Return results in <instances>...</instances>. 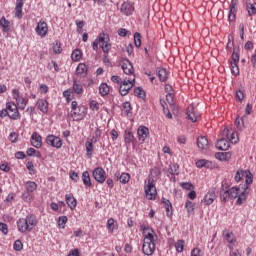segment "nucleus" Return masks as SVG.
Returning a JSON list of instances; mask_svg holds the SVG:
<instances>
[{"instance_id": "obj_25", "label": "nucleus", "mask_w": 256, "mask_h": 256, "mask_svg": "<svg viewBox=\"0 0 256 256\" xmlns=\"http://www.w3.org/2000/svg\"><path fill=\"white\" fill-rule=\"evenodd\" d=\"M157 75H158V79L161 82H165L167 81V79H169V72H167V69L165 68H158Z\"/></svg>"}, {"instance_id": "obj_50", "label": "nucleus", "mask_w": 256, "mask_h": 256, "mask_svg": "<svg viewBox=\"0 0 256 256\" xmlns=\"http://www.w3.org/2000/svg\"><path fill=\"white\" fill-rule=\"evenodd\" d=\"M235 17H237V7H230V12L228 15L229 21H235Z\"/></svg>"}, {"instance_id": "obj_53", "label": "nucleus", "mask_w": 256, "mask_h": 256, "mask_svg": "<svg viewBox=\"0 0 256 256\" xmlns=\"http://www.w3.org/2000/svg\"><path fill=\"white\" fill-rule=\"evenodd\" d=\"M169 173L170 175H179V166L177 164L170 165Z\"/></svg>"}, {"instance_id": "obj_36", "label": "nucleus", "mask_w": 256, "mask_h": 256, "mask_svg": "<svg viewBox=\"0 0 256 256\" xmlns=\"http://www.w3.org/2000/svg\"><path fill=\"white\" fill-rule=\"evenodd\" d=\"M85 147H86V155L88 159H91V157H93V142L87 141L85 143Z\"/></svg>"}, {"instance_id": "obj_19", "label": "nucleus", "mask_w": 256, "mask_h": 256, "mask_svg": "<svg viewBox=\"0 0 256 256\" xmlns=\"http://www.w3.org/2000/svg\"><path fill=\"white\" fill-rule=\"evenodd\" d=\"M23 0H16L15 17L23 19Z\"/></svg>"}, {"instance_id": "obj_57", "label": "nucleus", "mask_w": 256, "mask_h": 256, "mask_svg": "<svg viewBox=\"0 0 256 256\" xmlns=\"http://www.w3.org/2000/svg\"><path fill=\"white\" fill-rule=\"evenodd\" d=\"M229 141H231V143H238L239 142V136L237 134V132H232L230 135H229Z\"/></svg>"}, {"instance_id": "obj_48", "label": "nucleus", "mask_w": 256, "mask_h": 256, "mask_svg": "<svg viewBox=\"0 0 256 256\" xmlns=\"http://www.w3.org/2000/svg\"><path fill=\"white\" fill-rule=\"evenodd\" d=\"M177 253H183L185 247V240H178L175 244Z\"/></svg>"}, {"instance_id": "obj_3", "label": "nucleus", "mask_w": 256, "mask_h": 256, "mask_svg": "<svg viewBox=\"0 0 256 256\" xmlns=\"http://www.w3.org/2000/svg\"><path fill=\"white\" fill-rule=\"evenodd\" d=\"M140 231H142V235L144 237L143 241L155 242L157 241V234L155 230L149 226L141 225Z\"/></svg>"}, {"instance_id": "obj_54", "label": "nucleus", "mask_w": 256, "mask_h": 256, "mask_svg": "<svg viewBox=\"0 0 256 256\" xmlns=\"http://www.w3.org/2000/svg\"><path fill=\"white\" fill-rule=\"evenodd\" d=\"M14 251H23V242L21 240H16L13 244Z\"/></svg>"}, {"instance_id": "obj_62", "label": "nucleus", "mask_w": 256, "mask_h": 256, "mask_svg": "<svg viewBox=\"0 0 256 256\" xmlns=\"http://www.w3.org/2000/svg\"><path fill=\"white\" fill-rule=\"evenodd\" d=\"M12 97H13V99H15L16 103H19L21 98H20V93H19L18 89L12 90Z\"/></svg>"}, {"instance_id": "obj_1", "label": "nucleus", "mask_w": 256, "mask_h": 256, "mask_svg": "<svg viewBox=\"0 0 256 256\" xmlns=\"http://www.w3.org/2000/svg\"><path fill=\"white\" fill-rule=\"evenodd\" d=\"M18 231L20 233H27L33 231L37 227V217L33 214L26 216V218H20L17 221Z\"/></svg>"}, {"instance_id": "obj_47", "label": "nucleus", "mask_w": 256, "mask_h": 256, "mask_svg": "<svg viewBox=\"0 0 256 256\" xmlns=\"http://www.w3.org/2000/svg\"><path fill=\"white\" fill-rule=\"evenodd\" d=\"M102 132L101 129L96 128L94 131V135L91 139L92 143H97V141H99V139L101 138Z\"/></svg>"}, {"instance_id": "obj_30", "label": "nucleus", "mask_w": 256, "mask_h": 256, "mask_svg": "<svg viewBox=\"0 0 256 256\" xmlns=\"http://www.w3.org/2000/svg\"><path fill=\"white\" fill-rule=\"evenodd\" d=\"M82 181L85 187H93V183H91V176L89 175V171H84L82 173Z\"/></svg>"}, {"instance_id": "obj_16", "label": "nucleus", "mask_w": 256, "mask_h": 256, "mask_svg": "<svg viewBox=\"0 0 256 256\" xmlns=\"http://www.w3.org/2000/svg\"><path fill=\"white\" fill-rule=\"evenodd\" d=\"M197 145L200 151H206V149H209V140L205 136H200L197 138Z\"/></svg>"}, {"instance_id": "obj_42", "label": "nucleus", "mask_w": 256, "mask_h": 256, "mask_svg": "<svg viewBox=\"0 0 256 256\" xmlns=\"http://www.w3.org/2000/svg\"><path fill=\"white\" fill-rule=\"evenodd\" d=\"M135 97H139L140 99H145V90L141 87L134 89Z\"/></svg>"}, {"instance_id": "obj_6", "label": "nucleus", "mask_w": 256, "mask_h": 256, "mask_svg": "<svg viewBox=\"0 0 256 256\" xmlns=\"http://www.w3.org/2000/svg\"><path fill=\"white\" fill-rule=\"evenodd\" d=\"M6 109L9 113L10 119H13L14 121H17V119H21V116L19 115V110L17 109V104L8 102L6 104Z\"/></svg>"}, {"instance_id": "obj_10", "label": "nucleus", "mask_w": 256, "mask_h": 256, "mask_svg": "<svg viewBox=\"0 0 256 256\" xmlns=\"http://www.w3.org/2000/svg\"><path fill=\"white\" fill-rule=\"evenodd\" d=\"M35 31L37 35H39V37H45L49 31V28L47 27V22L40 20L37 24Z\"/></svg>"}, {"instance_id": "obj_44", "label": "nucleus", "mask_w": 256, "mask_h": 256, "mask_svg": "<svg viewBox=\"0 0 256 256\" xmlns=\"http://www.w3.org/2000/svg\"><path fill=\"white\" fill-rule=\"evenodd\" d=\"M243 177H245V170L243 169H238L236 174H235V182L239 183V181H241V179H243Z\"/></svg>"}, {"instance_id": "obj_15", "label": "nucleus", "mask_w": 256, "mask_h": 256, "mask_svg": "<svg viewBox=\"0 0 256 256\" xmlns=\"http://www.w3.org/2000/svg\"><path fill=\"white\" fill-rule=\"evenodd\" d=\"M215 197H217V195L215 194V188H213L204 196L202 203H204V205H212L213 201H215Z\"/></svg>"}, {"instance_id": "obj_17", "label": "nucleus", "mask_w": 256, "mask_h": 256, "mask_svg": "<svg viewBox=\"0 0 256 256\" xmlns=\"http://www.w3.org/2000/svg\"><path fill=\"white\" fill-rule=\"evenodd\" d=\"M114 177H116L117 181H120L123 185H126V183H129L131 179V175L127 172H124L122 174H119V172H116Z\"/></svg>"}, {"instance_id": "obj_63", "label": "nucleus", "mask_w": 256, "mask_h": 256, "mask_svg": "<svg viewBox=\"0 0 256 256\" xmlns=\"http://www.w3.org/2000/svg\"><path fill=\"white\" fill-rule=\"evenodd\" d=\"M90 109H92V111H99V102L92 100L90 102Z\"/></svg>"}, {"instance_id": "obj_61", "label": "nucleus", "mask_w": 256, "mask_h": 256, "mask_svg": "<svg viewBox=\"0 0 256 256\" xmlns=\"http://www.w3.org/2000/svg\"><path fill=\"white\" fill-rule=\"evenodd\" d=\"M17 139H19V134H17V132H11L9 135L11 143H17Z\"/></svg>"}, {"instance_id": "obj_13", "label": "nucleus", "mask_w": 256, "mask_h": 256, "mask_svg": "<svg viewBox=\"0 0 256 256\" xmlns=\"http://www.w3.org/2000/svg\"><path fill=\"white\" fill-rule=\"evenodd\" d=\"M138 140L145 143L147 137H149V128L146 126H140L137 130Z\"/></svg>"}, {"instance_id": "obj_18", "label": "nucleus", "mask_w": 256, "mask_h": 256, "mask_svg": "<svg viewBox=\"0 0 256 256\" xmlns=\"http://www.w3.org/2000/svg\"><path fill=\"white\" fill-rule=\"evenodd\" d=\"M36 105H37L39 111H41V113H48V111H49V102H47V100L39 99L36 102Z\"/></svg>"}, {"instance_id": "obj_26", "label": "nucleus", "mask_w": 256, "mask_h": 256, "mask_svg": "<svg viewBox=\"0 0 256 256\" xmlns=\"http://www.w3.org/2000/svg\"><path fill=\"white\" fill-rule=\"evenodd\" d=\"M66 203L70 209H75L77 207V199L72 194H66Z\"/></svg>"}, {"instance_id": "obj_59", "label": "nucleus", "mask_w": 256, "mask_h": 256, "mask_svg": "<svg viewBox=\"0 0 256 256\" xmlns=\"http://www.w3.org/2000/svg\"><path fill=\"white\" fill-rule=\"evenodd\" d=\"M0 231L3 233V235H7L9 233V227L7 224L0 222Z\"/></svg>"}, {"instance_id": "obj_20", "label": "nucleus", "mask_w": 256, "mask_h": 256, "mask_svg": "<svg viewBox=\"0 0 256 256\" xmlns=\"http://www.w3.org/2000/svg\"><path fill=\"white\" fill-rule=\"evenodd\" d=\"M229 141L227 138H222L217 141L216 148L219 149V151H227L229 149Z\"/></svg>"}, {"instance_id": "obj_11", "label": "nucleus", "mask_w": 256, "mask_h": 256, "mask_svg": "<svg viewBox=\"0 0 256 256\" xmlns=\"http://www.w3.org/2000/svg\"><path fill=\"white\" fill-rule=\"evenodd\" d=\"M121 13L124 15H133V12L135 11V6H133V3L127 1L123 2L120 8Z\"/></svg>"}, {"instance_id": "obj_56", "label": "nucleus", "mask_w": 256, "mask_h": 256, "mask_svg": "<svg viewBox=\"0 0 256 256\" xmlns=\"http://www.w3.org/2000/svg\"><path fill=\"white\" fill-rule=\"evenodd\" d=\"M134 45H135V47L141 46V33L136 32L134 34Z\"/></svg>"}, {"instance_id": "obj_8", "label": "nucleus", "mask_w": 256, "mask_h": 256, "mask_svg": "<svg viewBox=\"0 0 256 256\" xmlns=\"http://www.w3.org/2000/svg\"><path fill=\"white\" fill-rule=\"evenodd\" d=\"M31 146L36 149H41L43 147V138L37 132H33L30 138Z\"/></svg>"}, {"instance_id": "obj_35", "label": "nucleus", "mask_w": 256, "mask_h": 256, "mask_svg": "<svg viewBox=\"0 0 256 256\" xmlns=\"http://www.w3.org/2000/svg\"><path fill=\"white\" fill-rule=\"evenodd\" d=\"M76 73L77 75H83L85 77V75H87V65L80 63L76 68Z\"/></svg>"}, {"instance_id": "obj_5", "label": "nucleus", "mask_w": 256, "mask_h": 256, "mask_svg": "<svg viewBox=\"0 0 256 256\" xmlns=\"http://www.w3.org/2000/svg\"><path fill=\"white\" fill-rule=\"evenodd\" d=\"M93 178L97 183L103 184L107 179V172L102 167H97L92 172Z\"/></svg>"}, {"instance_id": "obj_27", "label": "nucleus", "mask_w": 256, "mask_h": 256, "mask_svg": "<svg viewBox=\"0 0 256 256\" xmlns=\"http://www.w3.org/2000/svg\"><path fill=\"white\" fill-rule=\"evenodd\" d=\"M0 25L2 27L3 33H9V31H11V22H9V20H6L5 17H2L0 19Z\"/></svg>"}, {"instance_id": "obj_46", "label": "nucleus", "mask_w": 256, "mask_h": 256, "mask_svg": "<svg viewBox=\"0 0 256 256\" xmlns=\"http://www.w3.org/2000/svg\"><path fill=\"white\" fill-rule=\"evenodd\" d=\"M26 153L28 157H41V152L35 150V148H28Z\"/></svg>"}, {"instance_id": "obj_55", "label": "nucleus", "mask_w": 256, "mask_h": 256, "mask_svg": "<svg viewBox=\"0 0 256 256\" xmlns=\"http://www.w3.org/2000/svg\"><path fill=\"white\" fill-rule=\"evenodd\" d=\"M180 187H182V189H185L186 191H192V189H195V186H193V184L189 182H182L180 184Z\"/></svg>"}, {"instance_id": "obj_39", "label": "nucleus", "mask_w": 256, "mask_h": 256, "mask_svg": "<svg viewBox=\"0 0 256 256\" xmlns=\"http://www.w3.org/2000/svg\"><path fill=\"white\" fill-rule=\"evenodd\" d=\"M107 229L109 233H113L115 229H117V225L115 224V220L113 218H109L107 221Z\"/></svg>"}, {"instance_id": "obj_21", "label": "nucleus", "mask_w": 256, "mask_h": 256, "mask_svg": "<svg viewBox=\"0 0 256 256\" xmlns=\"http://www.w3.org/2000/svg\"><path fill=\"white\" fill-rule=\"evenodd\" d=\"M196 167H198V169H203V167L206 169H213V162L206 159H200L196 162Z\"/></svg>"}, {"instance_id": "obj_33", "label": "nucleus", "mask_w": 256, "mask_h": 256, "mask_svg": "<svg viewBox=\"0 0 256 256\" xmlns=\"http://www.w3.org/2000/svg\"><path fill=\"white\" fill-rule=\"evenodd\" d=\"M25 189L27 193H34V191H37V183L34 181H28L25 183Z\"/></svg>"}, {"instance_id": "obj_12", "label": "nucleus", "mask_w": 256, "mask_h": 256, "mask_svg": "<svg viewBox=\"0 0 256 256\" xmlns=\"http://www.w3.org/2000/svg\"><path fill=\"white\" fill-rule=\"evenodd\" d=\"M220 199L222 203H227L229 201V186L226 184V182L222 183V187L220 190Z\"/></svg>"}, {"instance_id": "obj_24", "label": "nucleus", "mask_w": 256, "mask_h": 256, "mask_svg": "<svg viewBox=\"0 0 256 256\" xmlns=\"http://www.w3.org/2000/svg\"><path fill=\"white\" fill-rule=\"evenodd\" d=\"M162 203L166 209L167 217H171L173 215V204H171V201L166 198H162Z\"/></svg>"}, {"instance_id": "obj_28", "label": "nucleus", "mask_w": 256, "mask_h": 256, "mask_svg": "<svg viewBox=\"0 0 256 256\" xmlns=\"http://www.w3.org/2000/svg\"><path fill=\"white\" fill-rule=\"evenodd\" d=\"M122 71H124L125 75H133V64L129 60L123 62Z\"/></svg>"}, {"instance_id": "obj_2", "label": "nucleus", "mask_w": 256, "mask_h": 256, "mask_svg": "<svg viewBox=\"0 0 256 256\" xmlns=\"http://www.w3.org/2000/svg\"><path fill=\"white\" fill-rule=\"evenodd\" d=\"M109 41V35L100 33L99 37L93 42L92 48L94 51H97L100 45L103 53L107 54L111 51V43H109Z\"/></svg>"}, {"instance_id": "obj_43", "label": "nucleus", "mask_w": 256, "mask_h": 256, "mask_svg": "<svg viewBox=\"0 0 256 256\" xmlns=\"http://www.w3.org/2000/svg\"><path fill=\"white\" fill-rule=\"evenodd\" d=\"M247 7V11H248V14L251 16V15H256V3H247L246 5Z\"/></svg>"}, {"instance_id": "obj_9", "label": "nucleus", "mask_w": 256, "mask_h": 256, "mask_svg": "<svg viewBox=\"0 0 256 256\" xmlns=\"http://www.w3.org/2000/svg\"><path fill=\"white\" fill-rule=\"evenodd\" d=\"M142 253L147 256L153 255L155 253V242L143 241Z\"/></svg>"}, {"instance_id": "obj_45", "label": "nucleus", "mask_w": 256, "mask_h": 256, "mask_svg": "<svg viewBox=\"0 0 256 256\" xmlns=\"http://www.w3.org/2000/svg\"><path fill=\"white\" fill-rule=\"evenodd\" d=\"M185 207H186L187 213L189 215H191V213H193V211H195V204L193 202H191L190 200L186 201Z\"/></svg>"}, {"instance_id": "obj_40", "label": "nucleus", "mask_w": 256, "mask_h": 256, "mask_svg": "<svg viewBox=\"0 0 256 256\" xmlns=\"http://www.w3.org/2000/svg\"><path fill=\"white\" fill-rule=\"evenodd\" d=\"M228 195L230 199H237L239 195V188L238 187H232L231 189H228Z\"/></svg>"}, {"instance_id": "obj_38", "label": "nucleus", "mask_w": 256, "mask_h": 256, "mask_svg": "<svg viewBox=\"0 0 256 256\" xmlns=\"http://www.w3.org/2000/svg\"><path fill=\"white\" fill-rule=\"evenodd\" d=\"M124 141L129 145V143H133L135 141V136L133 135V132L131 131H126L124 135Z\"/></svg>"}, {"instance_id": "obj_52", "label": "nucleus", "mask_w": 256, "mask_h": 256, "mask_svg": "<svg viewBox=\"0 0 256 256\" xmlns=\"http://www.w3.org/2000/svg\"><path fill=\"white\" fill-rule=\"evenodd\" d=\"M237 64L238 63H230L231 73L235 77H237V75H239V65H237Z\"/></svg>"}, {"instance_id": "obj_14", "label": "nucleus", "mask_w": 256, "mask_h": 256, "mask_svg": "<svg viewBox=\"0 0 256 256\" xmlns=\"http://www.w3.org/2000/svg\"><path fill=\"white\" fill-rule=\"evenodd\" d=\"M85 115L86 109L83 106H79L77 110H74L72 113V117H74L76 121H81V119H85Z\"/></svg>"}, {"instance_id": "obj_23", "label": "nucleus", "mask_w": 256, "mask_h": 256, "mask_svg": "<svg viewBox=\"0 0 256 256\" xmlns=\"http://www.w3.org/2000/svg\"><path fill=\"white\" fill-rule=\"evenodd\" d=\"M186 115L187 119L192 121V123H196L197 119H199V116L195 114V108H193V106L187 108Z\"/></svg>"}, {"instance_id": "obj_4", "label": "nucleus", "mask_w": 256, "mask_h": 256, "mask_svg": "<svg viewBox=\"0 0 256 256\" xmlns=\"http://www.w3.org/2000/svg\"><path fill=\"white\" fill-rule=\"evenodd\" d=\"M147 199L154 201L157 198V188L155 187L154 180L149 178L144 187Z\"/></svg>"}, {"instance_id": "obj_64", "label": "nucleus", "mask_w": 256, "mask_h": 256, "mask_svg": "<svg viewBox=\"0 0 256 256\" xmlns=\"http://www.w3.org/2000/svg\"><path fill=\"white\" fill-rule=\"evenodd\" d=\"M230 63H239V52L234 51L232 53V61Z\"/></svg>"}, {"instance_id": "obj_58", "label": "nucleus", "mask_w": 256, "mask_h": 256, "mask_svg": "<svg viewBox=\"0 0 256 256\" xmlns=\"http://www.w3.org/2000/svg\"><path fill=\"white\" fill-rule=\"evenodd\" d=\"M174 99H175V94H173V93L166 94V101H167V103H169V105L174 104Z\"/></svg>"}, {"instance_id": "obj_32", "label": "nucleus", "mask_w": 256, "mask_h": 256, "mask_svg": "<svg viewBox=\"0 0 256 256\" xmlns=\"http://www.w3.org/2000/svg\"><path fill=\"white\" fill-rule=\"evenodd\" d=\"M215 157L219 161H229L231 159V152H217Z\"/></svg>"}, {"instance_id": "obj_60", "label": "nucleus", "mask_w": 256, "mask_h": 256, "mask_svg": "<svg viewBox=\"0 0 256 256\" xmlns=\"http://www.w3.org/2000/svg\"><path fill=\"white\" fill-rule=\"evenodd\" d=\"M17 105L19 106V109H25L27 107V99L25 98H20V101L16 102Z\"/></svg>"}, {"instance_id": "obj_31", "label": "nucleus", "mask_w": 256, "mask_h": 256, "mask_svg": "<svg viewBox=\"0 0 256 256\" xmlns=\"http://www.w3.org/2000/svg\"><path fill=\"white\" fill-rule=\"evenodd\" d=\"M244 177L246 182V185H244V187H248V189L250 190L251 185L253 184V174L251 173V171L246 170Z\"/></svg>"}, {"instance_id": "obj_41", "label": "nucleus", "mask_w": 256, "mask_h": 256, "mask_svg": "<svg viewBox=\"0 0 256 256\" xmlns=\"http://www.w3.org/2000/svg\"><path fill=\"white\" fill-rule=\"evenodd\" d=\"M223 236L225 237L226 241H228L230 244L235 243V235H233L232 232H227V230H225L223 232Z\"/></svg>"}, {"instance_id": "obj_22", "label": "nucleus", "mask_w": 256, "mask_h": 256, "mask_svg": "<svg viewBox=\"0 0 256 256\" xmlns=\"http://www.w3.org/2000/svg\"><path fill=\"white\" fill-rule=\"evenodd\" d=\"M243 192H241L240 195H238L237 198V205H243V202L247 200V196L249 195V186L243 188Z\"/></svg>"}, {"instance_id": "obj_34", "label": "nucleus", "mask_w": 256, "mask_h": 256, "mask_svg": "<svg viewBox=\"0 0 256 256\" xmlns=\"http://www.w3.org/2000/svg\"><path fill=\"white\" fill-rule=\"evenodd\" d=\"M134 84H130L129 86H125V84H120L119 93L122 97L129 94Z\"/></svg>"}, {"instance_id": "obj_7", "label": "nucleus", "mask_w": 256, "mask_h": 256, "mask_svg": "<svg viewBox=\"0 0 256 256\" xmlns=\"http://www.w3.org/2000/svg\"><path fill=\"white\" fill-rule=\"evenodd\" d=\"M46 143L50 147H54L55 149H61L63 147V142L61 141V138L55 136V135H48L46 137Z\"/></svg>"}, {"instance_id": "obj_49", "label": "nucleus", "mask_w": 256, "mask_h": 256, "mask_svg": "<svg viewBox=\"0 0 256 256\" xmlns=\"http://www.w3.org/2000/svg\"><path fill=\"white\" fill-rule=\"evenodd\" d=\"M72 61H81V50L76 49L72 52L71 55Z\"/></svg>"}, {"instance_id": "obj_51", "label": "nucleus", "mask_w": 256, "mask_h": 256, "mask_svg": "<svg viewBox=\"0 0 256 256\" xmlns=\"http://www.w3.org/2000/svg\"><path fill=\"white\" fill-rule=\"evenodd\" d=\"M67 216H60L58 219V227L60 229H65V225L67 224Z\"/></svg>"}, {"instance_id": "obj_29", "label": "nucleus", "mask_w": 256, "mask_h": 256, "mask_svg": "<svg viewBox=\"0 0 256 256\" xmlns=\"http://www.w3.org/2000/svg\"><path fill=\"white\" fill-rule=\"evenodd\" d=\"M72 89L76 95H83V84L81 82L74 79Z\"/></svg>"}, {"instance_id": "obj_37", "label": "nucleus", "mask_w": 256, "mask_h": 256, "mask_svg": "<svg viewBox=\"0 0 256 256\" xmlns=\"http://www.w3.org/2000/svg\"><path fill=\"white\" fill-rule=\"evenodd\" d=\"M99 93L102 97L109 95V85H107V83H102L99 87Z\"/></svg>"}]
</instances>
